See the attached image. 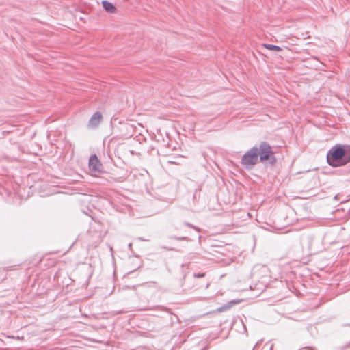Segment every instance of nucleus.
I'll return each mask as SVG.
<instances>
[{
  "instance_id": "9",
  "label": "nucleus",
  "mask_w": 350,
  "mask_h": 350,
  "mask_svg": "<svg viewBox=\"0 0 350 350\" xmlns=\"http://www.w3.org/2000/svg\"><path fill=\"white\" fill-rule=\"evenodd\" d=\"M241 301V299H233L228 302L226 304H224V306L219 307L218 308V311L222 312L224 310H226L227 309H229L232 306L239 304Z\"/></svg>"
},
{
  "instance_id": "8",
  "label": "nucleus",
  "mask_w": 350,
  "mask_h": 350,
  "mask_svg": "<svg viewBox=\"0 0 350 350\" xmlns=\"http://www.w3.org/2000/svg\"><path fill=\"white\" fill-rule=\"evenodd\" d=\"M102 5L104 10L109 13H115L116 8L110 2L107 1H103Z\"/></svg>"
},
{
  "instance_id": "10",
  "label": "nucleus",
  "mask_w": 350,
  "mask_h": 350,
  "mask_svg": "<svg viewBox=\"0 0 350 350\" xmlns=\"http://www.w3.org/2000/svg\"><path fill=\"white\" fill-rule=\"evenodd\" d=\"M264 46L266 49L271 51H280L282 50L280 46L273 44H265Z\"/></svg>"
},
{
  "instance_id": "19",
  "label": "nucleus",
  "mask_w": 350,
  "mask_h": 350,
  "mask_svg": "<svg viewBox=\"0 0 350 350\" xmlns=\"http://www.w3.org/2000/svg\"><path fill=\"white\" fill-rule=\"evenodd\" d=\"M247 215L248 217H250V213H247Z\"/></svg>"
},
{
  "instance_id": "16",
  "label": "nucleus",
  "mask_w": 350,
  "mask_h": 350,
  "mask_svg": "<svg viewBox=\"0 0 350 350\" xmlns=\"http://www.w3.org/2000/svg\"><path fill=\"white\" fill-rule=\"evenodd\" d=\"M163 248H164V249H165V250H168V251L173 250V249H172V248H168V247H164Z\"/></svg>"
},
{
  "instance_id": "15",
  "label": "nucleus",
  "mask_w": 350,
  "mask_h": 350,
  "mask_svg": "<svg viewBox=\"0 0 350 350\" xmlns=\"http://www.w3.org/2000/svg\"><path fill=\"white\" fill-rule=\"evenodd\" d=\"M242 327H243V329H244V331H245V332L247 331V330H246V327H245V325H244V323H243V321H242Z\"/></svg>"
},
{
  "instance_id": "2",
  "label": "nucleus",
  "mask_w": 350,
  "mask_h": 350,
  "mask_svg": "<svg viewBox=\"0 0 350 350\" xmlns=\"http://www.w3.org/2000/svg\"><path fill=\"white\" fill-rule=\"evenodd\" d=\"M327 162L333 167L345 165L350 162V146L336 144L327 153Z\"/></svg>"
},
{
  "instance_id": "4",
  "label": "nucleus",
  "mask_w": 350,
  "mask_h": 350,
  "mask_svg": "<svg viewBox=\"0 0 350 350\" xmlns=\"http://www.w3.org/2000/svg\"><path fill=\"white\" fill-rule=\"evenodd\" d=\"M258 159V147L254 146L242 156V165L251 168L257 163Z\"/></svg>"
},
{
  "instance_id": "12",
  "label": "nucleus",
  "mask_w": 350,
  "mask_h": 350,
  "mask_svg": "<svg viewBox=\"0 0 350 350\" xmlns=\"http://www.w3.org/2000/svg\"><path fill=\"white\" fill-rule=\"evenodd\" d=\"M184 225H185V226H188V227H189V228H193V229L196 230V231H198V232H200V228H198V227H196V226H193V224H190V223H188V222H184Z\"/></svg>"
},
{
  "instance_id": "13",
  "label": "nucleus",
  "mask_w": 350,
  "mask_h": 350,
  "mask_svg": "<svg viewBox=\"0 0 350 350\" xmlns=\"http://www.w3.org/2000/svg\"><path fill=\"white\" fill-rule=\"evenodd\" d=\"M124 127H125L126 129L129 130V133H131L133 131V127L130 124H125L124 125Z\"/></svg>"
},
{
  "instance_id": "6",
  "label": "nucleus",
  "mask_w": 350,
  "mask_h": 350,
  "mask_svg": "<svg viewBox=\"0 0 350 350\" xmlns=\"http://www.w3.org/2000/svg\"><path fill=\"white\" fill-rule=\"evenodd\" d=\"M102 120V114L97 111L95 112L89 120V125L92 127H96L99 125Z\"/></svg>"
},
{
  "instance_id": "18",
  "label": "nucleus",
  "mask_w": 350,
  "mask_h": 350,
  "mask_svg": "<svg viewBox=\"0 0 350 350\" xmlns=\"http://www.w3.org/2000/svg\"><path fill=\"white\" fill-rule=\"evenodd\" d=\"M304 349H309V350H312V349H311V347H306Z\"/></svg>"
},
{
  "instance_id": "1",
  "label": "nucleus",
  "mask_w": 350,
  "mask_h": 350,
  "mask_svg": "<svg viewBox=\"0 0 350 350\" xmlns=\"http://www.w3.org/2000/svg\"><path fill=\"white\" fill-rule=\"evenodd\" d=\"M251 277L256 283L250 284L249 289H242V292L245 293L248 291L252 292V294L250 297L245 295L246 297L245 299L257 297L265 291L266 286L265 284L269 277L268 267L263 265H255L252 269Z\"/></svg>"
},
{
  "instance_id": "7",
  "label": "nucleus",
  "mask_w": 350,
  "mask_h": 350,
  "mask_svg": "<svg viewBox=\"0 0 350 350\" xmlns=\"http://www.w3.org/2000/svg\"><path fill=\"white\" fill-rule=\"evenodd\" d=\"M256 246V239L252 235L248 239V243L245 245V251L253 252Z\"/></svg>"
},
{
  "instance_id": "11",
  "label": "nucleus",
  "mask_w": 350,
  "mask_h": 350,
  "mask_svg": "<svg viewBox=\"0 0 350 350\" xmlns=\"http://www.w3.org/2000/svg\"><path fill=\"white\" fill-rule=\"evenodd\" d=\"M170 238L171 239H175V240H178V241H189L190 240L187 237L171 236Z\"/></svg>"
},
{
  "instance_id": "5",
  "label": "nucleus",
  "mask_w": 350,
  "mask_h": 350,
  "mask_svg": "<svg viewBox=\"0 0 350 350\" xmlns=\"http://www.w3.org/2000/svg\"><path fill=\"white\" fill-rule=\"evenodd\" d=\"M89 167L94 172H100L102 171L103 165L96 154L90 157Z\"/></svg>"
},
{
  "instance_id": "14",
  "label": "nucleus",
  "mask_w": 350,
  "mask_h": 350,
  "mask_svg": "<svg viewBox=\"0 0 350 350\" xmlns=\"http://www.w3.org/2000/svg\"><path fill=\"white\" fill-rule=\"evenodd\" d=\"M205 273H194L193 277L196 278H203Z\"/></svg>"
},
{
  "instance_id": "20",
  "label": "nucleus",
  "mask_w": 350,
  "mask_h": 350,
  "mask_svg": "<svg viewBox=\"0 0 350 350\" xmlns=\"http://www.w3.org/2000/svg\"><path fill=\"white\" fill-rule=\"evenodd\" d=\"M199 350H205L204 349H199Z\"/></svg>"
},
{
  "instance_id": "21",
  "label": "nucleus",
  "mask_w": 350,
  "mask_h": 350,
  "mask_svg": "<svg viewBox=\"0 0 350 350\" xmlns=\"http://www.w3.org/2000/svg\"><path fill=\"white\" fill-rule=\"evenodd\" d=\"M347 325L350 327V324H348Z\"/></svg>"
},
{
  "instance_id": "3",
  "label": "nucleus",
  "mask_w": 350,
  "mask_h": 350,
  "mask_svg": "<svg viewBox=\"0 0 350 350\" xmlns=\"http://www.w3.org/2000/svg\"><path fill=\"white\" fill-rule=\"evenodd\" d=\"M258 149L260 162L269 163L271 166L275 164L277 159L274 155L272 148L269 143L267 142H262Z\"/></svg>"
},
{
  "instance_id": "17",
  "label": "nucleus",
  "mask_w": 350,
  "mask_h": 350,
  "mask_svg": "<svg viewBox=\"0 0 350 350\" xmlns=\"http://www.w3.org/2000/svg\"><path fill=\"white\" fill-rule=\"evenodd\" d=\"M129 248V249H131L132 247V243H129V245H128Z\"/></svg>"
}]
</instances>
